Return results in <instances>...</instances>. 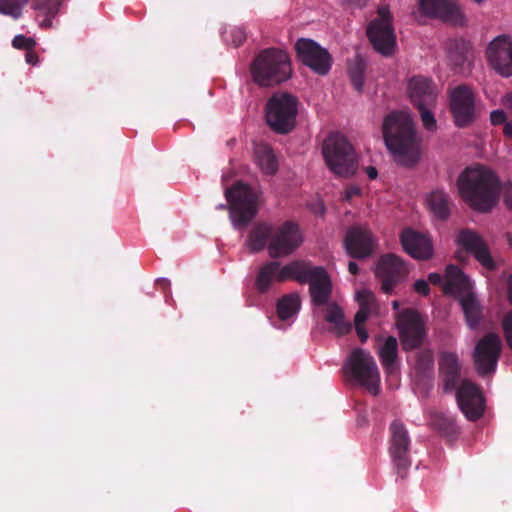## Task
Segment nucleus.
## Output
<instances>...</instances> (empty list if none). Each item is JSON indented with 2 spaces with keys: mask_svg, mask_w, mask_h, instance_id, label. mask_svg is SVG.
Instances as JSON below:
<instances>
[{
  "mask_svg": "<svg viewBox=\"0 0 512 512\" xmlns=\"http://www.w3.org/2000/svg\"><path fill=\"white\" fill-rule=\"evenodd\" d=\"M463 200L479 212H488L496 204L501 184L489 167L474 164L466 167L457 181Z\"/></svg>",
  "mask_w": 512,
  "mask_h": 512,
  "instance_id": "nucleus-1",
  "label": "nucleus"
},
{
  "mask_svg": "<svg viewBox=\"0 0 512 512\" xmlns=\"http://www.w3.org/2000/svg\"><path fill=\"white\" fill-rule=\"evenodd\" d=\"M384 142L397 163L413 167L420 159L419 144L412 119L404 112L387 115L382 126Z\"/></svg>",
  "mask_w": 512,
  "mask_h": 512,
  "instance_id": "nucleus-2",
  "label": "nucleus"
},
{
  "mask_svg": "<svg viewBox=\"0 0 512 512\" xmlns=\"http://www.w3.org/2000/svg\"><path fill=\"white\" fill-rule=\"evenodd\" d=\"M250 72L253 81L261 87L278 85L291 77L290 58L282 49H263L252 61Z\"/></svg>",
  "mask_w": 512,
  "mask_h": 512,
  "instance_id": "nucleus-3",
  "label": "nucleus"
},
{
  "mask_svg": "<svg viewBox=\"0 0 512 512\" xmlns=\"http://www.w3.org/2000/svg\"><path fill=\"white\" fill-rule=\"evenodd\" d=\"M294 275L295 281L309 283V292L314 305L320 307L328 303L332 294V282L327 271L321 266H312L306 261H292L287 264L282 276Z\"/></svg>",
  "mask_w": 512,
  "mask_h": 512,
  "instance_id": "nucleus-4",
  "label": "nucleus"
},
{
  "mask_svg": "<svg viewBox=\"0 0 512 512\" xmlns=\"http://www.w3.org/2000/svg\"><path fill=\"white\" fill-rule=\"evenodd\" d=\"M322 154L328 168L336 175L347 177L356 172V154L344 135L338 132L329 134L323 141Z\"/></svg>",
  "mask_w": 512,
  "mask_h": 512,
  "instance_id": "nucleus-5",
  "label": "nucleus"
},
{
  "mask_svg": "<svg viewBox=\"0 0 512 512\" xmlns=\"http://www.w3.org/2000/svg\"><path fill=\"white\" fill-rule=\"evenodd\" d=\"M230 219L235 227L247 226L258 213V197L254 190L242 181L225 190Z\"/></svg>",
  "mask_w": 512,
  "mask_h": 512,
  "instance_id": "nucleus-6",
  "label": "nucleus"
},
{
  "mask_svg": "<svg viewBox=\"0 0 512 512\" xmlns=\"http://www.w3.org/2000/svg\"><path fill=\"white\" fill-rule=\"evenodd\" d=\"M298 100L289 93H275L266 104V120L270 128L279 134L289 133L295 126Z\"/></svg>",
  "mask_w": 512,
  "mask_h": 512,
  "instance_id": "nucleus-7",
  "label": "nucleus"
},
{
  "mask_svg": "<svg viewBox=\"0 0 512 512\" xmlns=\"http://www.w3.org/2000/svg\"><path fill=\"white\" fill-rule=\"evenodd\" d=\"M346 369L349 376L371 394L379 393V369L370 352L361 348L354 349L348 358Z\"/></svg>",
  "mask_w": 512,
  "mask_h": 512,
  "instance_id": "nucleus-8",
  "label": "nucleus"
},
{
  "mask_svg": "<svg viewBox=\"0 0 512 512\" xmlns=\"http://www.w3.org/2000/svg\"><path fill=\"white\" fill-rule=\"evenodd\" d=\"M367 36L378 53L385 57L393 55L396 49V35L388 8L381 7L378 9V18L369 23Z\"/></svg>",
  "mask_w": 512,
  "mask_h": 512,
  "instance_id": "nucleus-9",
  "label": "nucleus"
},
{
  "mask_svg": "<svg viewBox=\"0 0 512 512\" xmlns=\"http://www.w3.org/2000/svg\"><path fill=\"white\" fill-rule=\"evenodd\" d=\"M390 430V446L389 453L394 463L397 474L404 478L411 466L410 445L411 440L405 425L394 420L389 427Z\"/></svg>",
  "mask_w": 512,
  "mask_h": 512,
  "instance_id": "nucleus-10",
  "label": "nucleus"
},
{
  "mask_svg": "<svg viewBox=\"0 0 512 512\" xmlns=\"http://www.w3.org/2000/svg\"><path fill=\"white\" fill-rule=\"evenodd\" d=\"M302 243L299 227L293 221H285L272 231L267 245L271 258H281L292 254Z\"/></svg>",
  "mask_w": 512,
  "mask_h": 512,
  "instance_id": "nucleus-11",
  "label": "nucleus"
},
{
  "mask_svg": "<svg viewBox=\"0 0 512 512\" xmlns=\"http://www.w3.org/2000/svg\"><path fill=\"white\" fill-rule=\"evenodd\" d=\"M397 328L404 350H413L423 344L426 336L425 325L416 310L407 308L400 312L397 316Z\"/></svg>",
  "mask_w": 512,
  "mask_h": 512,
  "instance_id": "nucleus-12",
  "label": "nucleus"
},
{
  "mask_svg": "<svg viewBox=\"0 0 512 512\" xmlns=\"http://www.w3.org/2000/svg\"><path fill=\"white\" fill-rule=\"evenodd\" d=\"M450 110L459 128L470 126L476 120L475 94L467 85H459L451 91Z\"/></svg>",
  "mask_w": 512,
  "mask_h": 512,
  "instance_id": "nucleus-13",
  "label": "nucleus"
},
{
  "mask_svg": "<svg viewBox=\"0 0 512 512\" xmlns=\"http://www.w3.org/2000/svg\"><path fill=\"white\" fill-rule=\"evenodd\" d=\"M375 273L381 282L382 291L390 294L398 284L406 279L409 269L399 256L390 253L380 257Z\"/></svg>",
  "mask_w": 512,
  "mask_h": 512,
  "instance_id": "nucleus-14",
  "label": "nucleus"
},
{
  "mask_svg": "<svg viewBox=\"0 0 512 512\" xmlns=\"http://www.w3.org/2000/svg\"><path fill=\"white\" fill-rule=\"evenodd\" d=\"M502 351L499 335L488 333L477 343L474 350V364L477 372L485 376L493 373L497 367Z\"/></svg>",
  "mask_w": 512,
  "mask_h": 512,
  "instance_id": "nucleus-15",
  "label": "nucleus"
},
{
  "mask_svg": "<svg viewBox=\"0 0 512 512\" xmlns=\"http://www.w3.org/2000/svg\"><path fill=\"white\" fill-rule=\"evenodd\" d=\"M456 244L462 251L471 254L485 269H497V263L490 253L488 244L476 231L469 228L461 229L457 234Z\"/></svg>",
  "mask_w": 512,
  "mask_h": 512,
  "instance_id": "nucleus-16",
  "label": "nucleus"
},
{
  "mask_svg": "<svg viewBox=\"0 0 512 512\" xmlns=\"http://www.w3.org/2000/svg\"><path fill=\"white\" fill-rule=\"evenodd\" d=\"M297 58L319 75H326L331 68L329 52L311 39L300 38L295 44Z\"/></svg>",
  "mask_w": 512,
  "mask_h": 512,
  "instance_id": "nucleus-17",
  "label": "nucleus"
},
{
  "mask_svg": "<svg viewBox=\"0 0 512 512\" xmlns=\"http://www.w3.org/2000/svg\"><path fill=\"white\" fill-rule=\"evenodd\" d=\"M456 399L460 410L471 421H476L484 413V398L477 385L463 380L456 391Z\"/></svg>",
  "mask_w": 512,
  "mask_h": 512,
  "instance_id": "nucleus-18",
  "label": "nucleus"
},
{
  "mask_svg": "<svg viewBox=\"0 0 512 512\" xmlns=\"http://www.w3.org/2000/svg\"><path fill=\"white\" fill-rule=\"evenodd\" d=\"M489 65L504 77L512 76V41L505 35L492 40L486 50Z\"/></svg>",
  "mask_w": 512,
  "mask_h": 512,
  "instance_id": "nucleus-19",
  "label": "nucleus"
},
{
  "mask_svg": "<svg viewBox=\"0 0 512 512\" xmlns=\"http://www.w3.org/2000/svg\"><path fill=\"white\" fill-rule=\"evenodd\" d=\"M418 7L423 15L447 23L460 24L464 18L456 0H419Z\"/></svg>",
  "mask_w": 512,
  "mask_h": 512,
  "instance_id": "nucleus-20",
  "label": "nucleus"
},
{
  "mask_svg": "<svg viewBox=\"0 0 512 512\" xmlns=\"http://www.w3.org/2000/svg\"><path fill=\"white\" fill-rule=\"evenodd\" d=\"M344 244L347 253L358 259L369 257L375 249V240L371 231L361 226H352L348 229Z\"/></svg>",
  "mask_w": 512,
  "mask_h": 512,
  "instance_id": "nucleus-21",
  "label": "nucleus"
},
{
  "mask_svg": "<svg viewBox=\"0 0 512 512\" xmlns=\"http://www.w3.org/2000/svg\"><path fill=\"white\" fill-rule=\"evenodd\" d=\"M401 244L411 257L418 260H428L433 256L431 239L418 231L407 228L401 233Z\"/></svg>",
  "mask_w": 512,
  "mask_h": 512,
  "instance_id": "nucleus-22",
  "label": "nucleus"
},
{
  "mask_svg": "<svg viewBox=\"0 0 512 512\" xmlns=\"http://www.w3.org/2000/svg\"><path fill=\"white\" fill-rule=\"evenodd\" d=\"M408 91L415 107L436 105L437 91L431 79L423 76H414L408 83Z\"/></svg>",
  "mask_w": 512,
  "mask_h": 512,
  "instance_id": "nucleus-23",
  "label": "nucleus"
},
{
  "mask_svg": "<svg viewBox=\"0 0 512 512\" xmlns=\"http://www.w3.org/2000/svg\"><path fill=\"white\" fill-rule=\"evenodd\" d=\"M439 369L445 391L454 390L459 382L461 369L457 354L444 352L439 360Z\"/></svg>",
  "mask_w": 512,
  "mask_h": 512,
  "instance_id": "nucleus-24",
  "label": "nucleus"
},
{
  "mask_svg": "<svg viewBox=\"0 0 512 512\" xmlns=\"http://www.w3.org/2000/svg\"><path fill=\"white\" fill-rule=\"evenodd\" d=\"M287 264L280 267V263L277 261H270L265 263L259 270L256 277L255 286L261 293L268 291L273 280L283 282L287 279H294V275L282 276L284 269Z\"/></svg>",
  "mask_w": 512,
  "mask_h": 512,
  "instance_id": "nucleus-25",
  "label": "nucleus"
},
{
  "mask_svg": "<svg viewBox=\"0 0 512 512\" xmlns=\"http://www.w3.org/2000/svg\"><path fill=\"white\" fill-rule=\"evenodd\" d=\"M443 292L445 294H461L471 292L468 277L456 265L450 264L445 270Z\"/></svg>",
  "mask_w": 512,
  "mask_h": 512,
  "instance_id": "nucleus-26",
  "label": "nucleus"
},
{
  "mask_svg": "<svg viewBox=\"0 0 512 512\" xmlns=\"http://www.w3.org/2000/svg\"><path fill=\"white\" fill-rule=\"evenodd\" d=\"M324 319L333 326L330 331L337 336H343L351 331L352 325L346 320L342 308L335 302L325 304Z\"/></svg>",
  "mask_w": 512,
  "mask_h": 512,
  "instance_id": "nucleus-27",
  "label": "nucleus"
},
{
  "mask_svg": "<svg viewBox=\"0 0 512 512\" xmlns=\"http://www.w3.org/2000/svg\"><path fill=\"white\" fill-rule=\"evenodd\" d=\"M62 0H34L32 8L36 11V19L40 27L50 29L52 20L57 16Z\"/></svg>",
  "mask_w": 512,
  "mask_h": 512,
  "instance_id": "nucleus-28",
  "label": "nucleus"
},
{
  "mask_svg": "<svg viewBox=\"0 0 512 512\" xmlns=\"http://www.w3.org/2000/svg\"><path fill=\"white\" fill-rule=\"evenodd\" d=\"M460 304L469 328H477L483 319V309L475 294L472 292L466 293L460 299Z\"/></svg>",
  "mask_w": 512,
  "mask_h": 512,
  "instance_id": "nucleus-29",
  "label": "nucleus"
},
{
  "mask_svg": "<svg viewBox=\"0 0 512 512\" xmlns=\"http://www.w3.org/2000/svg\"><path fill=\"white\" fill-rule=\"evenodd\" d=\"M378 356L384 370L392 374L397 370L398 359V341L393 336L385 338L384 342L378 348Z\"/></svg>",
  "mask_w": 512,
  "mask_h": 512,
  "instance_id": "nucleus-30",
  "label": "nucleus"
},
{
  "mask_svg": "<svg viewBox=\"0 0 512 512\" xmlns=\"http://www.w3.org/2000/svg\"><path fill=\"white\" fill-rule=\"evenodd\" d=\"M273 226L266 222L257 223L250 231L246 245L251 252L256 253L265 248L270 241Z\"/></svg>",
  "mask_w": 512,
  "mask_h": 512,
  "instance_id": "nucleus-31",
  "label": "nucleus"
},
{
  "mask_svg": "<svg viewBox=\"0 0 512 512\" xmlns=\"http://www.w3.org/2000/svg\"><path fill=\"white\" fill-rule=\"evenodd\" d=\"M427 202L430 211L436 218L440 220L449 218L451 200L446 192L443 190L432 191L428 196Z\"/></svg>",
  "mask_w": 512,
  "mask_h": 512,
  "instance_id": "nucleus-32",
  "label": "nucleus"
},
{
  "mask_svg": "<svg viewBox=\"0 0 512 512\" xmlns=\"http://www.w3.org/2000/svg\"><path fill=\"white\" fill-rule=\"evenodd\" d=\"M257 165L266 175H273L278 169L276 157L272 149L267 145H259L255 149Z\"/></svg>",
  "mask_w": 512,
  "mask_h": 512,
  "instance_id": "nucleus-33",
  "label": "nucleus"
},
{
  "mask_svg": "<svg viewBox=\"0 0 512 512\" xmlns=\"http://www.w3.org/2000/svg\"><path fill=\"white\" fill-rule=\"evenodd\" d=\"M301 307V300L298 294H287L281 297L276 306L277 315L280 320H287L294 316Z\"/></svg>",
  "mask_w": 512,
  "mask_h": 512,
  "instance_id": "nucleus-34",
  "label": "nucleus"
},
{
  "mask_svg": "<svg viewBox=\"0 0 512 512\" xmlns=\"http://www.w3.org/2000/svg\"><path fill=\"white\" fill-rule=\"evenodd\" d=\"M365 69V61L360 55L348 61V75L354 89L358 92L363 90Z\"/></svg>",
  "mask_w": 512,
  "mask_h": 512,
  "instance_id": "nucleus-35",
  "label": "nucleus"
},
{
  "mask_svg": "<svg viewBox=\"0 0 512 512\" xmlns=\"http://www.w3.org/2000/svg\"><path fill=\"white\" fill-rule=\"evenodd\" d=\"M434 364V357L431 351L423 350L417 354L415 362V370L417 375L424 377L429 376L432 373Z\"/></svg>",
  "mask_w": 512,
  "mask_h": 512,
  "instance_id": "nucleus-36",
  "label": "nucleus"
},
{
  "mask_svg": "<svg viewBox=\"0 0 512 512\" xmlns=\"http://www.w3.org/2000/svg\"><path fill=\"white\" fill-rule=\"evenodd\" d=\"M431 421L432 425L445 435H452L457 430L454 420L443 413L433 414Z\"/></svg>",
  "mask_w": 512,
  "mask_h": 512,
  "instance_id": "nucleus-37",
  "label": "nucleus"
},
{
  "mask_svg": "<svg viewBox=\"0 0 512 512\" xmlns=\"http://www.w3.org/2000/svg\"><path fill=\"white\" fill-rule=\"evenodd\" d=\"M27 2L28 0H2V15L19 18Z\"/></svg>",
  "mask_w": 512,
  "mask_h": 512,
  "instance_id": "nucleus-38",
  "label": "nucleus"
},
{
  "mask_svg": "<svg viewBox=\"0 0 512 512\" xmlns=\"http://www.w3.org/2000/svg\"><path fill=\"white\" fill-rule=\"evenodd\" d=\"M434 107L435 106H428V105L416 107L420 113V117H421L423 126L429 131H435L437 128L436 119L432 112V109Z\"/></svg>",
  "mask_w": 512,
  "mask_h": 512,
  "instance_id": "nucleus-39",
  "label": "nucleus"
},
{
  "mask_svg": "<svg viewBox=\"0 0 512 512\" xmlns=\"http://www.w3.org/2000/svg\"><path fill=\"white\" fill-rule=\"evenodd\" d=\"M224 40L234 47L240 46L246 39V32L243 27H234L223 33Z\"/></svg>",
  "mask_w": 512,
  "mask_h": 512,
  "instance_id": "nucleus-40",
  "label": "nucleus"
},
{
  "mask_svg": "<svg viewBox=\"0 0 512 512\" xmlns=\"http://www.w3.org/2000/svg\"><path fill=\"white\" fill-rule=\"evenodd\" d=\"M356 299L359 303L360 308H366L368 311L376 309V299L374 294L369 290L358 291Z\"/></svg>",
  "mask_w": 512,
  "mask_h": 512,
  "instance_id": "nucleus-41",
  "label": "nucleus"
},
{
  "mask_svg": "<svg viewBox=\"0 0 512 512\" xmlns=\"http://www.w3.org/2000/svg\"><path fill=\"white\" fill-rule=\"evenodd\" d=\"M12 45L16 49L28 51L29 49L35 48L36 42L33 38L26 37L24 35H17L14 37Z\"/></svg>",
  "mask_w": 512,
  "mask_h": 512,
  "instance_id": "nucleus-42",
  "label": "nucleus"
},
{
  "mask_svg": "<svg viewBox=\"0 0 512 512\" xmlns=\"http://www.w3.org/2000/svg\"><path fill=\"white\" fill-rule=\"evenodd\" d=\"M502 326L507 345L512 350V311L504 317Z\"/></svg>",
  "mask_w": 512,
  "mask_h": 512,
  "instance_id": "nucleus-43",
  "label": "nucleus"
},
{
  "mask_svg": "<svg viewBox=\"0 0 512 512\" xmlns=\"http://www.w3.org/2000/svg\"><path fill=\"white\" fill-rule=\"evenodd\" d=\"M506 120L507 117L503 110H494L490 114V121L493 125L505 124Z\"/></svg>",
  "mask_w": 512,
  "mask_h": 512,
  "instance_id": "nucleus-44",
  "label": "nucleus"
},
{
  "mask_svg": "<svg viewBox=\"0 0 512 512\" xmlns=\"http://www.w3.org/2000/svg\"><path fill=\"white\" fill-rule=\"evenodd\" d=\"M450 60L455 67H462L467 61V57L463 51L450 52Z\"/></svg>",
  "mask_w": 512,
  "mask_h": 512,
  "instance_id": "nucleus-45",
  "label": "nucleus"
},
{
  "mask_svg": "<svg viewBox=\"0 0 512 512\" xmlns=\"http://www.w3.org/2000/svg\"><path fill=\"white\" fill-rule=\"evenodd\" d=\"M414 290L423 296H427L430 292V287L427 281L419 279L414 283Z\"/></svg>",
  "mask_w": 512,
  "mask_h": 512,
  "instance_id": "nucleus-46",
  "label": "nucleus"
},
{
  "mask_svg": "<svg viewBox=\"0 0 512 512\" xmlns=\"http://www.w3.org/2000/svg\"><path fill=\"white\" fill-rule=\"evenodd\" d=\"M372 313L366 310V308H359L354 317L355 327L362 326L363 323L368 319V316Z\"/></svg>",
  "mask_w": 512,
  "mask_h": 512,
  "instance_id": "nucleus-47",
  "label": "nucleus"
},
{
  "mask_svg": "<svg viewBox=\"0 0 512 512\" xmlns=\"http://www.w3.org/2000/svg\"><path fill=\"white\" fill-rule=\"evenodd\" d=\"M504 202L509 209H512V184H509L504 189Z\"/></svg>",
  "mask_w": 512,
  "mask_h": 512,
  "instance_id": "nucleus-48",
  "label": "nucleus"
},
{
  "mask_svg": "<svg viewBox=\"0 0 512 512\" xmlns=\"http://www.w3.org/2000/svg\"><path fill=\"white\" fill-rule=\"evenodd\" d=\"M361 189L357 186H350L345 190V199L351 200L353 197L360 195Z\"/></svg>",
  "mask_w": 512,
  "mask_h": 512,
  "instance_id": "nucleus-49",
  "label": "nucleus"
},
{
  "mask_svg": "<svg viewBox=\"0 0 512 512\" xmlns=\"http://www.w3.org/2000/svg\"><path fill=\"white\" fill-rule=\"evenodd\" d=\"M25 59L28 64L35 65L38 62V55L34 49H29L26 51Z\"/></svg>",
  "mask_w": 512,
  "mask_h": 512,
  "instance_id": "nucleus-50",
  "label": "nucleus"
},
{
  "mask_svg": "<svg viewBox=\"0 0 512 512\" xmlns=\"http://www.w3.org/2000/svg\"><path fill=\"white\" fill-rule=\"evenodd\" d=\"M428 281L433 285H440L443 283V277L439 273H430L428 275Z\"/></svg>",
  "mask_w": 512,
  "mask_h": 512,
  "instance_id": "nucleus-51",
  "label": "nucleus"
},
{
  "mask_svg": "<svg viewBox=\"0 0 512 512\" xmlns=\"http://www.w3.org/2000/svg\"><path fill=\"white\" fill-rule=\"evenodd\" d=\"M355 330H356V333L359 336L361 342L362 343L366 342L368 339V333L365 330V328H363V326H357V327H355Z\"/></svg>",
  "mask_w": 512,
  "mask_h": 512,
  "instance_id": "nucleus-52",
  "label": "nucleus"
},
{
  "mask_svg": "<svg viewBox=\"0 0 512 512\" xmlns=\"http://www.w3.org/2000/svg\"><path fill=\"white\" fill-rule=\"evenodd\" d=\"M366 173L370 179H376L378 175V171L374 166H368L366 168Z\"/></svg>",
  "mask_w": 512,
  "mask_h": 512,
  "instance_id": "nucleus-53",
  "label": "nucleus"
},
{
  "mask_svg": "<svg viewBox=\"0 0 512 512\" xmlns=\"http://www.w3.org/2000/svg\"><path fill=\"white\" fill-rule=\"evenodd\" d=\"M503 133L506 137H512V122L505 123Z\"/></svg>",
  "mask_w": 512,
  "mask_h": 512,
  "instance_id": "nucleus-54",
  "label": "nucleus"
},
{
  "mask_svg": "<svg viewBox=\"0 0 512 512\" xmlns=\"http://www.w3.org/2000/svg\"><path fill=\"white\" fill-rule=\"evenodd\" d=\"M348 270L351 274H357L358 273V265L354 261H350L348 264Z\"/></svg>",
  "mask_w": 512,
  "mask_h": 512,
  "instance_id": "nucleus-55",
  "label": "nucleus"
},
{
  "mask_svg": "<svg viewBox=\"0 0 512 512\" xmlns=\"http://www.w3.org/2000/svg\"><path fill=\"white\" fill-rule=\"evenodd\" d=\"M509 299H510V302L512 303V277L510 278V281H509Z\"/></svg>",
  "mask_w": 512,
  "mask_h": 512,
  "instance_id": "nucleus-56",
  "label": "nucleus"
},
{
  "mask_svg": "<svg viewBox=\"0 0 512 512\" xmlns=\"http://www.w3.org/2000/svg\"><path fill=\"white\" fill-rule=\"evenodd\" d=\"M158 283L163 285V286H169L170 285L169 281L166 280V279H161V280L158 281Z\"/></svg>",
  "mask_w": 512,
  "mask_h": 512,
  "instance_id": "nucleus-57",
  "label": "nucleus"
},
{
  "mask_svg": "<svg viewBox=\"0 0 512 512\" xmlns=\"http://www.w3.org/2000/svg\"><path fill=\"white\" fill-rule=\"evenodd\" d=\"M392 306L395 310H397L399 308V302L398 301H393L392 302Z\"/></svg>",
  "mask_w": 512,
  "mask_h": 512,
  "instance_id": "nucleus-58",
  "label": "nucleus"
},
{
  "mask_svg": "<svg viewBox=\"0 0 512 512\" xmlns=\"http://www.w3.org/2000/svg\"><path fill=\"white\" fill-rule=\"evenodd\" d=\"M477 4H482L485 0H473Z\"/></svg>",
  "mask_w": 512,
  "mask_h": 512,
  "instance_id": "nucleus-59",
  "label": "nucleus"
},
{
  "mask_svg": "<svg viewBox=\"0 0 512 512\" xmlns=\"http://www.w3.org/2000/svg\"><path fill=\"white\" fill-rule=\"evenodd\" d=\"M219 207H220L221 209H224L226 206H225L224 204H221Z\"/></svg>",
  "mask_w": 512,
  "mask_h": 512,
  "instance_id": "nucleus-60",
  "label": "nucleus"
}]
</instances>
